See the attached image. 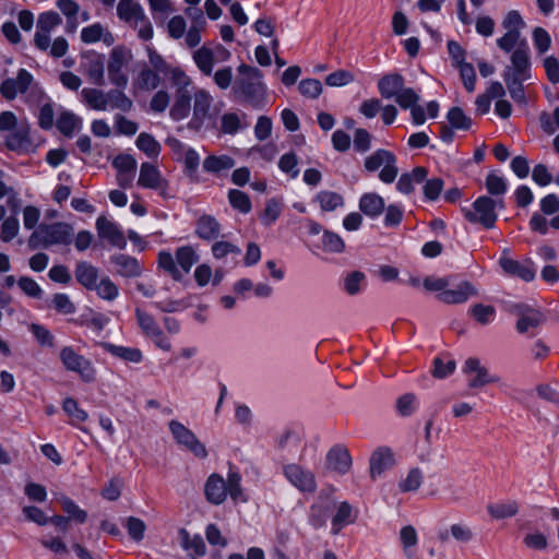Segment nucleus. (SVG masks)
I'll list each match as a JSON object with an SVG mask.
<instances>
[{
    "label": "nucleus",
    "mask_w": 559,
    "mask_h": 559,
    "mask_svg": "<svg viewBox=\"0 0 559 559\" xmlns=\"http://www.w3.org/2000/svg\"><path fill=\"white\" fill-rule=\"evenodd\" d=\"M135 144L140 151L151 158H156L162 150L160 144L154 139V136L145 132L139 134Z\"/></svg>",
    "instance_id": "obj_43"
},
{
    "label": "nucleus",
    "mask_w": 559,
    "mask_h": 559,
    "mask_svg": "<svg viewBox=\"0 0 559 559\" xmlns=\"http://www.w3.org/2000/svg\"><path fill=\"white\" fill-rule=\"evenodd\" d=\"M96 229L97 234L100 238L108 240V242L117 247L119 249H124L127 246V240L123 236V233L120 230L119 226L108 219L105 216H99L96 219Z\"/></svg>",
    "instance_id": "obj_20"
},
{
    "label": "nucleus",
    "mask_w": 559,
    "mask_h": 559,
    "mask_svg": "<svg viewBox=\"0 0 559 559\" xmlns=\"http://www.w3.org/2000/svg\"><path fill=\"white\" fill-rule=\"evenodd\" d=\"M72 236L73 228L67 223L40 224L29 236L28 247L34 250L55 245H69Z\"/></svg>",
    "instance_id": "obj_5"
},
{
    "label": "nucleus",
    "mask_w": 559,
    "mask_h": 559,
    "mask_svg": "<svg viewBox=\"0 0 559 559\" xmlns=\"http://www.w3.org/2000/svg\"><path fill=\"white\" fill-rule=\"evenodd\" d=\"M356 519L357 511L348 502H341L332 519V533L338 534L344 526L354 523Z\"/></svg>",
    "instance_id": "obj_28"
},
{
    "label": "nucleus",
    "mask_w": 559,
    "mask_h": 559,
    "mask_svg": "<svg viewBox=\"0 0 559 559\" xmlns=\"http://www.w3.org/2000/svg\"><path fill=\"white\" fill-rule=\"evenodd\" d=\"M81 127L82 119L70 111L62 112L57 119V128L66 136H71Z\"/></svg>",
    "instance_id": "obj_40"
},
{
    "label": "nucleus",
    "mask_w": 559,
    "mask_h": 559,
    "mask_svg": "<svg viewBox=\"0 0 559 559\" xmlns=\"http://www.w3.org/2000/svg\"><path fill=\"white\" fill-rule=\"evenodd\" d=\"M314 202L319 204L322 211L333 212L344 205V198L337 192L322 190L316 194Z\"/></svg>",
    "instance_id": "obj_33"
},
{
    "label": "nucleus",
    "mask_w": 559,
    "mask_h": 559,
    "mask_svg": "<svg viewBox=\"0 0 559 559\" xmlns=\"http://www.w3.org/2000/svg\"><path fill=\"white\" fill-rule=\"evenodd\" d=\"M478 294L476 287L468 281L460 282L455 288H448L438 295V299L448 305L463 304L469 297Z\"/></svg>",
    "instance_id": "obj_22"
},
{
    "label": "nucleus",
    "mask_w": 559,
    "mask_h": 559,
    "mask_svg": "<svg viewBox=\"0 0 559 559\" xmlns=\"http://www.w3.org/2000/svg\"><path fill=\"white\" fill-rule=\"evenodd\" d=\"M167 32L173 39H180L187 32L186 20L181 15L173 16L167 24Z\"/></svg>",
    "instance_id": "obj_61"
},
{
    "label": "nucleus",
    "mask_w": 559,
    "mask_h": 559,
    "mask_svg": "<svg viewBox=\"0 0 559 559\" xmlns=\"http://www.w3.org/2000/svg\"><path fill=\"white\" fill-rule=\"evenodd\" d=\"M511 98L519 104H526L523 82L528 79L503 78Z\"/></svg>",
    "instance_id": "obj_47"
},
{
    "label": "nucleus",
    "mask_w": 559,
    "mask_h": 559,
    "mask_svg": "<svg viewBox=\"0 0 559 559\" xmlns=\"http://www.w3.org/2000/svg\"><path fill=\"white\" fill-rule=\"evenodd\" d=\"M326 468L345 475L352 467V456L344 444L333 445L326 453Z\"/></svg>",
    "instance_id": "obj_18"
},
{
    "label": "nucleus",
    "mask_w": 559,
    "mask_h": 559,
    "mask_svg": "<svg viewBox=\"0 0 559 559\" xmlns=\"http://www.w3.org/2000/svg\"><path fill=\"white\" fill-rule=\"evenodd\" d=\"M198 261L199 254L191 246L177 248L175 255L166 250L159 251L157 255L158 267L175 281H181Z\"/></svg>",
    "instance_id": "obj_4"
},
{
    "label": "nucleus",
    "mask_w": 559,
    "mask_h": 559,
    "mask_svg": "<svg viewBox=\"0 0 559 559\" xmlns=\"http://www.w3.org/2000/svg\"><path fill=\"white\" fill-rule=\"evenodd\" d=\"M503 78L531 79L530 47L525 39L512 51L511 66L506 69Z\"/></svg>",
    "instance_id": "obj_14"
},
{
    "label": "nucleus",
    "mask_w": 559,
    "mask_h": 559,
    "mask_svg": "<svg viewBox=\"0 0 559 559\" xmlns=\"http://www.w3.org/2000/svg\"><path fill=\"white\" fill-rule=\"evenodd\" d=\"M423 478V473L419 468H412L400 483V489L404 492L416 491L421 486Z\"/></svg>",
    "instance_id": "obj_52"
},
{
    "label": "nucleus",
    "mask_w": 559,
    "mask_h": 559,
    "mask_svg": "<svg viewBox=\"0 0 559 559\" xmlns=\"http://www.w3.org/2000/svg\"><path fill=\"white\" fill-rule=\"evenodd\" d=\"M298 159L295 153L284 154L278 162V167L283 173L289 174L292 178H297L299 169L297 167Z\"/></svg>",
    "instance_id": "obj_59"
},
{
    "label": "nucleus",
    "mask_w": 559,
    "mask_h": 559,
    "mask_svg": "<svg viewBox=\"0 0 559 559\" xmlns=\"http://www.w3.org/2000/svg\"><path fill=\"white\" fill-rule=\"evenodd\" d=\"M521 41V32L507 31L502 37L497 39V45L501 50L510 52L515 49Z\"/></svg>",
    "instance_id": "obj_62"
},
{
    "label": "nucleus",
    "mask_w": 559,
    "mask_h": 559,
    "mask_svg": "<svg viewBox=\"0 0 559 559\" xmlns=\"http://www.w3.org/2000/svg\"><path fill=\"white\" fill-rule=\"evenodd\" d=\"M237 72L238 75L233 85L234 93L240 95L252 107L262 108L266 94L262 72L258 68L245 63L237 68Z\"/></svg>",
    "instance_id": "obj_2"
},
{
    "label": "nucleus",
    "mask_w": 559,
    "mask_h": 559,
    "mask_svg": "<svg viewBox=\"0 0 559 559\" xmlns=\"http://www.w3.org/2000/svg\"><path fill=\"white\" fill-rule=\"evenodd\" d=\"M17 285L21 290L28 297L39 299L43 296L41 287L28 276H22L17 281Z\"/></svg>",
    "instance_id": "obj_60"
},
{
    "label": "nucleus",
    "mask_w": 559,
    "mask_h": 559,
    "mask_svg": "<svg viewBox=\"0 0 559 559\" xmlns=\"http://www.w3.org/2000/svg\"><path fill=\"white\" fill-rule=\"evenodd\" d=\"M110 263L114 265L115 273L122 277L133 278L142 274V266L134 257L116 253L110 257Z\"/></svg>",
    "instance_id": "obj_21"
},
{
    "label": "nucleus",
    "mask_w": 559,
    "mask_h": 559,
    "mask_svg": "<svg viewBox=\"0 0 559 559\" xmlns=\"http://www.w3.org/2000/svg\"><path fill=\"white\" fill-rule=\"evenodd\" d=\"M300 441L301 438L298 431L292 428H286L277 438V447L281 450L297 448Z\"/></svg>",
    "instance_id": "obj_54"
},
{
    "label": "nucleus",
    "mask_w": 559,
    "mask_h": 559,
    "mask_svg": "<svg viewBox=\"0 0 559 559\" xmlns=\"http://www.w3.org/2000/svg\"><path fill=\"white\" fill-rule=\"evenodd\" d=\"M168 428L175 441L190 451L194 456L199 459H205L207 451L205 445L198 439L192 430L186 427L178 420H170Z\"/></svg>",
    "instance_id": "obj_12"
},
{
    "label": "nucleus",
    "mask_w": 559,
    "mask_h": 559,
    "mask_svg": "<svg viewBox=\"0 0 559 559\" xmlns=\"http://www.w3.org/2000/svg\"><path fill=\"white\" fill-rule=\"evenodd\" d=\"M366 286V275L360 271H353L344 277V290L355 296L362 292Z\"/></svg>",
    "instance_id": "obj_42"
},
{
    "label": "nucleus",
    "mask_w": 559,
    "mask_h": 559,
    "mask_svg": "<svg viewBox=\"0 0 559 559\" xmlns=\"http://www.w3.org/2000/svg\"><path fill=\"white\" fill-rule=\"evenodd\" d=\"M74 273L76 281L85 288L94 289L96 287L98 270L94 265L85 261L79 262Z\"/></svg>",
    "instance_id": "obj_31"
},
{
    "label": "nucleus",
    "mask_w": 559,
    "mask_h": 559,
    "mask_svg": "<svg viewBox=\"0 0 559 559\" xmlns=\"http://www.w3.org/2000/svg\"><path fill=\"white\" fill-rule=\"evenodd\" d=\"M404 87V78L399 73L386 74L378 82V90L383 98H394Z\"/></svg>",
    "instance_id": "obj_27"
},
{
    "label": "nucleus",
    "mask_w": 559,
    "mask_h": 559,
    "mask_svg": "<svg viewBox=\"0 0 559 559\" xmlns=\"http://www.w3.org/2000/svg\"><path fill=\"white\" fill-rule=\"evenodd\" d=\"M283 474L285 478L301 492L312 493L317 489L314 474L299 464L290 463L284 465Z\"/></svg>",
    "instance_id": "obj_13"
},
{
    "label": "nucleus",
    "mask_w": 559,
    "mask_h": 559,
    "mask_svg": "<svg viewBox=\"0 0 559 559\" xmlns=\"http://www.w3.org/2000/svg\"><path fill=\"white\" fill-rule=\"evenodd\" d=\"M132 60L131 49L124 46H116L110 50L107 73L112 85L119 88H124L128 85V68Z\"/></svg>",
    "instance_id": "obj_7"
},
{
    "label": "nucleus",
    "mask_w": 559,
    "mask_h": 559,
    "mask_svg": "<svg viewBox=\"0 0 559 559\" xmlns=\"http://www.w3.org/2000/svg\"><path fill=\"white\" fill-rule=\"evenodd\" d=\"M93 290H96L98 297L108 301H112L119 296L118 286L108 276L100 278Z\"/></svg>",
    "instance_id": "obj_44"
},
{
    "label": "nucleus",
    "mask_w": 559,
    "mask_h": 559,
    "mask_svg": "<svg viewBox=\"0 0 559 559\" xmlns=\"http://www.w3.org/2000/svg\"><path fill=\"white\" fill-rule=\"evenodd\" d=\"M191 111L190 93L176 92L175 103L170 108V117L174 120H182L189 116Z\"/></svg>",
    "instance_id": "obj_36"
},
{
    "label": "nucleus",
    "mask_w": 559,
    "mask_h": 559,
    "mask_svg": "<svg viewBox=\"0 0 559 559\" xmlns=\"http://www.w3.org/2000/svg\"><path fill=\"white\" fill-rule=\"evenodd\" d=\"M34 83L33 74L26 69H19L15 78H8L0 85V94L7 100L25 94Z\"/></svg>",
    "instance_id": "obj_15"
},
{
    "label": "nucleus",
    "mask_w": 559,
    "mask_h": 559,
    "mask_svg": "<svg viewBox=\"0 0 559 559\" xmlns=\"http://www.w3.org/2000/svg\"><path fill=\"white\" fill-rule=\"evenodd\" d=\"M246 114L240 111L225 112L221 118V130L226 134H236L249 124L246 121Z\"/></svg>",
    "instance_id": "obj_30"
},
{
    "label": "nucleus",
    "mask_w": 559,
    "mask_h": 559,
    "mask_svg": "<svg viewBox=\"0 0 559 559\" xmlns=\"http://www.w3.org/2000/svg\"><path fill=\"white\" fill-rule=\"evenodd\" d=\"M61 24L62 19L59 13L55 11L39 13L33 37L34 47L55 59L64 57L69 50L68 40L63 36H58L51 41V33Z\"/></svg>",
    "instance_id": "obj_1"
},
{
    "label": "nucleus",
    "mask_w": 559,
    "mask_h": 559,
    "mask_svg": "<svg viewBox=\"0 0 559 559\" xmlns=\"http://www.w3.org/2000/svg\"><path fill=\"white\" fill-rule=\"evenodd\" d=\"M61 506L63 511L69 515L70 519L79 522L84 523L87 519V513L82 510L73 500L70 498H62L61 499Z\"/></svg>",
    "instance_id": "obj_55"
},
{
    "label": "nucleus",
    "mask_w": 559,
    "mask_h": 559,
    "mask_svg": "<svg viewBox=\"0 0 559 559\" xmlns=\"http://www.w3.org/2000/svg\"><path fill=\"white\" fill-rule=\"evenodd\" d=\"M230 57V51L222 45H216L214 48L202 46L194 50L192 56L198 69L206 76L212 75L216 62H225Z\"/></svg>",
    "instance_id": "obj_11"
},
{
    "label": "nucleus",
    "mask_w": 559,
    "mask_h": 559,
    "mask_svg": "<svg viewBox=\"0 0 559 559\" xmlns=\"http://www.w3.org/2000/svg\"><path fill=\"white\" fill-rule=\"evenodd\" d=\"M59 358L66 370L79 374L82 381L93 382L96 379V369L92 361L79 354L72 346H64Z\"/></svg>",
    "instance_id": "obj_9"
},
{
    "label": "nucleus",
    "mask_w": 559,
    "mask_h": 559,
    "mask_svg": "<svg viewBox=\"0 0 559 559\" xmlns=\"http://www.w3.org/2000/svg\"><path fill=\"white\" fill-rule=\"evenodd\" d=\"M463 372L468 376L467 385L471 389L483 388L488 383L499 380L498 377L491 376L488 370L480 364L479 359L469 357L465 360Z\"/></svg>",
    "instance_id": "obj_16"
},
{
    "label": "nucleus",
    "mask_w": 559,
    "mask_h": 559,
    "mask_svg": "<svg viewBox=\"0 0 559 559\" xmlns=\"http://www.w3.org/2000/svg\"><path fill=\"white\" fill-rule=\"evenodd\" d=\"M519 507L515 501L490 503L487 506L488 513L496 520L511 518L518 513Z\"/></svg>",
    "instance_id": "obj_41"
},
{
    "label": "nucleus",
    "mask_w": 559,
    "mask_h": 559,
    "mask_svg": "<svg viewBox=\"0 0 559 559\" xmlns=\"http://www.w3.org/2000/svg\"><path fill=\"white\" fill-rule=\"evenodd\" d=\"M345 243L340 235L325 230L322 236V249L326 252L341 253Z\"/></svg>",
    "instance_id": "obj_49"
},
{
    "label": "nucleus",
    "mask_w": 559,
    "mask_h": 559,
    "mask_svg": "<svg viewBox=\"0 0 559 559\" xmlns=\"http://www.w3.org/2000/svg\"><path fill=\"white\" fill-rule=\"evenodd\" d=\"M447 119L452 128L460 130H468L471 128V119L465 116L460 107H453L449 110Z\"/></svg>",
    "instance_id": "obj_51"
},
{
    "label": "nucleus",
    "mask_w": 559,
    "mask_h": 559,
    "mask_svg": "<svg viewBox=\"0 0 559 559\" xmlns=\"http://www.w3.org/2000/svg\"><path fill=\"white\" fill-rule=\"evenodd\" d=\"M485 185L488 192L495 197L503 195L508 190L506 178L497 175L496 173L488 174Z\"/></svg>",
    "instance_id": "obj_48"
},
{
    "label": "nucleus",
    "mask_w": 559,
    "mask_h": 559,
    "mask_svg": "<svg viewBox=\"0 0 559 559\" xmlns=\"http://www.w3.org/2000/svg\"><path fill=\"white\" fill-rule=\"evenodd\" d=\"M52 307L60 313L71 314L75 311L74 304L70 300L67 294H55L51 299Z\"/></svg>",
    "instance_id": "obj_63"
},
{
    "label": "nucleus",
    "mask_w": 559,
    "mask_h": 559,
    "mask_svg": "<svg viewBox=\"0 0 559 559\" xmlns=\"http://www.w3.org/2000/svg\"><path fill=\"white\" fill-rule=\"evenodd\" d=\"M499 264L503 272L510 276L519 277L525 282H532L536 275V269L531 260L520 262L508 257H502Z\"/></svg>",
    "instance_id": "obj_19"
},
{
    "label": "nucleus",
    "mask_w": 559,
    "mask_h": 559,
    "mask_svg": "<svg viewBox=\"0 0 559 559\" xmlns=\"http://www.w3.org/2000/svg\"><path fill=\"white\" fill-rule=\"evenodd\" d=\"M228 200L230 205L239 212L247 214L251 211V201L247 193L243 191L231 189L228 192Z\"/></svg>",
    "instance_id": "obj_45"
},
{
    "label": "nucleus",
    "mask_w": 559,
    "mask_h": 559,
    "mask_svg": "<svg viewBox=\"0 0 559 559\" xmlns=\"http://www.w3.org/2000/svg\"><path fill=\"white\" fill-rule=\"evenodd\" d=\"M179 536L180 544L183 549L191 551L197 556L205 555L206 546L201 535L197 534L190 536V534L185 528H181L179 531Z\"/></svg>",
    "instance_id": "obj_39"
},
{
    "label": "nucleus",
    "mask_w": 559,
    "mask_h": 559,
    "mask_svg": "<svg viewBox=\"0 0 559 559\" xmlns=\"http://www.w3.org/2000/svg\"><path fill=\"white\" fill-rule=\"evenodd\" d=\"M396 408L400 415L411 416L418 409V400L415 394L406 393L396 401Z\"/></svg>",
    "instance_id": "obj_50"
},
{
    "label": "nucleus",
    "mask_w": 559,
    "mask_h": 559,
    "mask_svg": "<svg viewBox=\"0 0 559 559\" xmlns=\"http://www.w3.org/2000/svg\"><path fill=\"white\" fill-rule=\"evenodd\" d=\"M236 162L229 155H209L203 160V170L214 176H222L224 173L230 170Z\"/></svg>",
    "instance_id": "obj_26"
},
{
    "label": "nucleus",
    "mask_w": 559,
    "mask_h": 559,
    "mask_svg": "<svg viewBox=\"0 0 559 559\" xmlns=\"http://www.w3.org/2000/svg\"><path fill=\"white\" fill-rule=\"evenodd\" d=\"M144 14L143 8L135 1L118 2V17L130 25Z\"/></svg>",
    "instance_id": "obj_38"
},
{
    "label": "nucleus",
    "mask_w": 559,
    "mask_h": 559,
    "mask_svg": "<svg viewBox=\"0 0 559 559\" xmlns=\"http://www.w3.org/2000/svg\"><path fill=\"white\" fill-rule=\"evenodd\" d=\"M472 316L481 324H487L493 320L496 310L492 306L477 304L471 309Z\"/></svg>",
    "instance_id": "obj_64"
},
{
    "label": "nucleus",
    "mask_w": 559,
    "mask_h": 559,
    "mask_svg": "<svg viewBox=\"0 0 559 559\" xmlns=\"http://www.w3.org/2000/svg\"><path fill=\"white\" fill-rule=\"evenodd\" d=\"M384 209V200L377 193H365L359 200V210L371 218L380 216Z\"/></svg>",
    "instance_id": "obj_29"
},
{
    "label": "nucleus",
    "mask_w": 559,
    "mask_h": 559,
    "mask_svg": "<svg viewBox=\"0 0 559 559\" xmlns=\"http://www.w3.org/2000/svg\"><path fill=\"white\" fill-rule=\"evenodd\" d=\"M396 156L384 148H379L367 156L364 162V168L368 173H374L380 169L379 179L383 183H392L399 175Z\"/></svg>",
    "instance_id": "obj_8"
},
{
    "label": "nucleus",
    "mask_w": 559,
    "mask_h": 559,
    "mask_svg": "<svg viewBox=\"0 0 559 559\" xmlns=\"http://www.w3.org/2000/svg\"><path fill=\"white\" fill-rule=\"evenodd\" d=\"M104 68L105 64L103 55L96 52H87L82 56L80 71L90 80L91 83L95 85H104Z\"/></svg>",
    "instance_id": "obj_17"
},
{
    "label": "nucleus",
    "mask_w": 559,
    "mask_h": 559,
    "mask_svg": "<svg viewBox=\"0 0 559 559\" xmlns=\"http://www.w3.org/2000/svg\"><path fill=\"white\" fill-rule=\"evenodd\" d=\"M81 98L84 104L94 110H107L106 92L102 90L85 87L81 91Z\"/></svg>",
    "instance_id": "obj_34"
},
{
    "label": "nucleus",
    "mask_w": 559,
    "mask_h": 559,
    "mask_svg": "<svg viewBox=\"0 0 559 559\" xmlns=\"http://www.w3.org/2000/svg\"><path fill=\"white\" fill-rule=\"evenodd\" d=\"M195 233L201 239L212 240L218 237L221 226L213 216L203 215L197 222Z\"/></svg>",
    "instance_id": "obj_32"
},
{
    "label": "nucleus",
    "mask_w": 559,
    "mask_h": 559,
    "mask_svg": "<svg viewBox=\"0 0 559 559\" xmlns=\"http://www.w3.org/2000/svg\"><path fill=\"white\" fill-rule=\"evenodd\" d=\"M502 209H504L503 199L481 195L474 201L472 209H463V212L469 223L480 224L485 228L491 229L498 218L497 210Z\"/></svg>",
    "instance_id": "obj_6"
},
{
    "label": "nucleus",
    "mask_w": 559,
    "mask_h": 559,
    "mask_svg": "<svg viewBox=\"0 0 559 559\" xmlns=\"http://www.w3.org/2000/svg\"><path fill=\"white\" fill-rule=\"evenodd\" d=\"M106 352L126 361L139 364L143 359L142 352L135 347H124L115 344H105Z\"/></svg>",
    "instance_id": "obj_37"
},
{
    "label": "nucleus",
    "mask_w": 559,
    "mask_h": 559,
    "mask_svg": "<svg viewBox=\"0 0 559 559\" xmlns=\"http://www.w3.org/2000/svg\"><path fill=\"white\" fill-rule=\"evenodd\" d=\"M138 185L143 188L158 190L162 194H164L167 188V182L162 177L160 171L150 163H143L141 165Z\"/></svg>",
    "instance_id": "obj_23"
},
{
    "label": "nucleus",
    "mask_w": 559,
    "mask_h": 559,
    "mask_svg": "<svg viewBox=\"0 0 559 559\" xmlns=\"http://www.w3.org/2000/svg\"><path fill=\"white\" fill-rule=\"evenodd\" d=\"M19 230L20 223L16 217L9 216L7 218H3L0 233L1 240L4 242L11 241L14 237L17 236Z\"/></svg>",
    "instance_id": "obj_56"
},
{
    "label": "nucleus",
    "mask_w": 559,
    "mask_h": 559,
    "mask_svg": "<svg viewBox=\"0 0 559 559\" xmlns=\"http://www.w3.org/2000/svg\"><path fill=\"white\" fill-rule=\"evenodd\" d=\"M106 103L107 110L118 109L124 112L131 110L133 106L132 100L119 87L106 92Z\"/></svg>",
    "instance_id": "obj_35"
},
{
    "label": "nucleus",
    "mask_w": 559,
    "mask_h": 559,
    "mask_svg": "<svg viewBox=\"0 0 559 559\" xmlns=\"http://www.w3.org/2000/svg\"><path fill=\"white\" fill-rule=\"evenodd\" d=\"M212 104L213 97L207 91L199 90L194 93L193 117L190 121L194 128L203 126L205 119L210 117Z\"/></svg>",
    "instance_id": "obj_24"
},
{
    "label": "nucleus",
    "mask_w": 559,
    "mask_h": 559,
    "mask_svg": "<svg viewBox=\"0 0 559 559\" xmlns=\"http://www.w3.org/2000/svg\"><path fill=\"white\" fill-rule=\"evenodd\" d=\"M282 203L276 199L266 201L265 209L260 215L261 223L265 226L273 225L282 213Z\"/></svg>",
    "instance_id": "obj_46"
},
{
    "label": "nucleus",
    "mask_w": 559,
    "mask_h": 559,
    "mask_svg": "<svg viewBox=\"0 0 559 559\" xmlns=\"http://www.w3.org/2000/svg\"><path fill=\"white\" fill-rule=\"evenodd\" d=\"M206 500L215 506L222 504L227 496L234 501H246L242 495L241 476L236 471H229L227 480L219 474H211L204 485Z\"/></svg>",
    "instance_id": "obj_3"
},
{
    "label": "nucleus",
    "mask_w": 559,
    "mask_h": 559,
    "mask_svg": "<svg viewBox=\"0 0 559 559\" xmlns=\"http://www.w3.org/2000/svg\"><path fill=\"white\" fill-rule=\"evenodd\" d=\"M394 98L401 108L411 109L417 105L419 95L413 88L404 86Z\"/></svg>",
    "instance_id": "obj_57"
},
{
    "label": "nucleus",
    "mask_w": 559,
    "mask_h": 559,
    "mask_svg": "<svg viewBox=\"0 0 559 559\" xmlns=\"http://www.w3.org/2000/svg\"><path fill=\"white\" fill-rule=\"evenodd\" d=\"M455 367L456 364L453 359L444 360L437 357L433 360L432 376L438 379H444L454 372Z\"/></svg>",
    "instance_id": "obj_53"
},
{
    "label": "nucleus",
    "mask_w": 559,
    "mask_h": 559,
    "mask_svg": "<svg viewBox=\"0 0 559 559\" xmlns=\"http://www.w3.org/2000/svg\"><path fill=\"white\" fill-rule=\"evenodd\" d=\"M135 318L138 325L140 326L145 337L150 338L154 345L163 352L171 350L173 346L170 340L165 335L152 314L140 308H136Z\"/></svg>",
    "instance_id": "obj_10"
},
{
    "label": "nucleus",
    "mask_w": 559,
    "mask_h": 559,
    "mask_svg": "<svg viewBox=\"0 0 559 559\" xmlns=\"http://www.w3.org/2000/svg\"><path fill=\"white\" fill-rule=\"evenodd\" d=\"M298 90L305 97L317 98L322 93V84L317 79H306L300 81Z\"/></svg>",
    "instance_id": "obj_58"
},
{
    "label": "nucleus",
    "mask_w": 559,
    "mask_h": 559,
    "mask_svg": "<svg viewBox=\"0 0 559 559\" xmlns=\"http://www.w3.org/2000/svg\"><path fill=\"white\" fill-rule=\"evenodd\" d=\"M394 464L393 453L389 448H378L374 450L369 460L370 477L374 480L382 473Z\"/></svg>",
    "instance_id": "obj_25"
}]
</instances>
